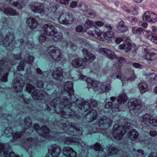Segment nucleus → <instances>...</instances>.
<instances>
[{"label": "nucleus", "mask_w": 157, "mask_h": 157, "mask_svg": "<svg viewBox=\"0 0 157 157\" xmlns=\"http://www.w3.org/2000/svg\"><path fill=\"white\" fill-rule=\"evenodd\" d=\"M127 19L132 25H135L137 22L138 20L137 18L132 16H129L128 17Z\"/></svg>", "instance_id": "nucleus-49"}, {"label": "nucleus", "mask_w": 157, "mask_h": 157, "mask_svg": "<svg viewBox=\"0 0 157 157\" xmlns=\"http://www.w3.org/2000/svg\"><path fill=\"white\" fill-rule=\"evenodd\" d=\"M63 88L65 90L64 91H62L61 93V97H63V98L61 99L58 97H56L52 101H51L50 103V105L52 106L53 108H56V111L57 113L58 111L59 112L62 110L63 112V110L62 109H59L60 110H58L57 109H58V107L61 105H64V104H66L67 103L70 102L71 99V98H67V97L64 95V93H66L70 95H71L74 94L73 90V83L71 82L68 81L65 82L63 84Z\"/></svg>", "instance_id": "nucleus-2"}, {"label": "nucleus", "mask_w": 157, "mask_h": 157, "mask_svg": "<svg viewBox=\"0 0 157 157\" xmlns=\"http://www.w3.org/2000/svg\"><path fill=\"white\" fill-rule=\"evenodd\" d=\"M72 65L75 67H81L82 68H84L86 67V64L82 58L74 59L72 61Z\"/></svg>", "instance_id": "nucleus-23"}, {"label": "nucleus", "mask_w": 157, "mask_h": 157, "mask_svg": "<svg viewBox=\"0 0 157 157\" xmlns=\"http://www.w3.org/2000/svg\"><path fill=\"white\" fill-rule=\"evenodd\" d=\"M11 151V148L8 146L5 148L4 152H2L1 157H20L18 155H16L13 152H10Z\"/></svg>", "instance_id": "nucleus-29"}, {"label": "nucleus", "mask_w": 157, "mask_h": 157, "mask_svg": "<svg viewBox=\"0 0 157 157\" xmlns=\"http://www.w3.org/2000/svg\"><path fill=\"white\" fill-rule=\"evenodd\" d=\"M83 30V27L81 26H78L76 28V31L77 32H81Z\"/></svg>", "instance_id": "nucleus-62"}, {"label": "nucleus", "mask_w": 157, "mask_h": 157, "mask_svg": "<svg viewBox=\"0 0 157 157\" xmlns=\"http://www.w3.org/2000/svg\"><path fill=\"white\" fill-rule=\"evenodd\" d=\"M114 34L112 30H109L105 33L103 35V37L105 39L110 40L114 37Z\"/></svg>", "instance_id": "nucleus-40"}, {"label": "nucleus", "mask_w": 157, "mask_h": 157, "mask_svg": "<svg viewBox=\"0 0 157 157\" xmlns=\"http://www.w3.org/2000/svg\"><path fill=\"white\" fill-rule=\"evenodd\" d=\"M26 45L27 47L29 48H31L33 47L34 44L32 42L28 41L27 43L26 42Z\"/></svg>", "instance_id": "nucleus-61"}, {"label": "nucleus", "mask_w": 157, "mask_h": 157, "mask_svg": "<svg viewBox=\"0 0 157 157\" xmlns=\"http://www.w3.org/2000/svg\"><path fill=\"white\" fill-rule=\"evenodd\" d=\"M100 53L107 56L111 59H115L116 56L112 51L105 48H101L99 50Z\"/></svg>", "instance_id": "nucleus-28"}, {"label": "nucleus", "mask_w": 157, "mask_h": 157, "mask_svg": "<svg viewBox=\"0 0 157 157\" xmlns=\"http://www.w3.org/2000/svg\"><path fill=\"white\" fill-rule=\"evenodd\" d=\"M45 36L46 34H45L42 33L40 36L39 38V40L40 43L42 44L45 40L46 39Z\"/></svg>", "instance_id": "nucleus-55"}, {"label": "nucleus", "mask_w": 157, "mask_h": 157, "mask_svg": "<svg viewBox=\"0 0 157 157\" xmlns=\"http://www.w3.org/2000/svg\"><path fill=\"white\" fill-rule=\"evenodd\" d=\"M94 26V22L88 19H86L84 25V27L87 29H89Z\"/></svg>", "instance_id": "nucleus-45"}, {"label": "nucleus", "mask_w": 157, "mask_h": 157, "mask_svg": "<svg viewBox=\"0 0 157 157\" xmlns=\"http://www.w3.org/2000/svg\"><path fill=\"white\" fill-rule=\"evenodd\" d=\"M97 116V112L95 110L92 109L89 113L86 114L85 117V119L88 122L92 121L96 118Z\"/></svg>", "instance_id": "nucleus-32"}, {"label": "nucleus", "mask_w": 157, "mask_h": 157, "mask_svg": "<svg viewBox=\"0 0 157 157\" xmlns=\"http://www.w3.org/2000/svg\"><path fill=\"white\" fill-rule=\"evenodd\" d=\"M60 15L58 21L61 24L64 25H70L72 23L75 19L73 14L72 13L68 12H63L59 11Z\"/></svg>", "instance_id": "nucleus-9"}, {"label": "nucleus", "mask_w": 157, "mask_h": 157, "mask_svg": "<svg viewBox=\"0 0 157 157\" xmlns=\"http://www.w3.org/2000/svg\"><path fill=\"white\" fill-rule=\"evenodd\" d=\"M132 33L134 34H140L143 32V29L142 28H140L136 29L135 27H132Z\"/></svg>", "instance_id": "nucleus-50"}, {"label": "nucleus", "mask_w": 157, "mask_h": 157, "mask_svg": "<svg viewBox=\"0 0 157 157\" xmlns=\"http://www.w3.org/2000/svg\"><path fill=\"white\" fill-rule=\"evenodd\" d=\"M61 149L56 144H53L51 148H49L48 152L52 157H57L61 152Z\"/></svg>", "instance_id": "nucleus-24"}, {"label": "nucleus", "mask_w": 157, "mask_h": 157, "mask_svg": "<svg viewBox=\"0 0 157 157\" xmlns=\"http://www.w3.org/2000/svg\"><path fill=\"white\" fill-rule=\"evenodd\" d=\"M119 48L120 49H124L125 52H129L130 54H132V52L134 53L137 49L135 45L127 43L120 45Z\"/></svg>", "instance_id": "nucleus-16"}, {"label": "nucleus", "mask_w": 157, "mask_h": 157, "mask_svg": "<svg viewBox=\"0 0 157 157\" xmlns=\"http://www.w3.org/2000/svg\"><path fill=\"white\" fill-rule=\"evenodd\" d=\"M143 35L146 38L153 40V36L154 35L152 34L151 31L144 30L143 32Z\"/></svg>", "instance_id": "nucleus-43"}, {"label": "nucleus", "mask_w": 157, "mask_h": 157, "mask_svg": "<svg viewBox=\"0 0 157 157\" xmlns=\"http://www.w3.org/2000/svg\"><path fill=\"white\" fill-rule=\"evenodd\" d=\"M34 59V58L33 57L29 56L28 59H25V60L26 63L31 64L33 63Z\"/></svg>", "instance_id": "nucleus-59"}, {"label": "nucleus", "mask_w": 157, "mask_h": 157, "mask_svg": "<svg viewBox=\"0 0 157 157\" xmlns=\"http://www.w3.org/2000/svg\"><path fill=\"white\" fill-rule=\"evenodd\" d=\"M66 46L69 47L70 48L74 51H75L77 49V47L75 44H73L71 42H69L66 44Z\"/></svg>", "instance_id": "nucleus-51"}, {"label": "nucleus", "mask_w": 157, "mask_h": 157, "mask_svg": "<svg viewBox=\"0 0 157 157\" xmlns=\"http://www.w3.org/2000/svg\"><path fill=\"white\" fill-rule=\"evenodd\" d=\"M136 77V75L133 73L132 75H131L130 77L129 78H124V80L127 81H129L131 82L135 80Z\"/></svg>", "instance_id": "nucleus-53"}, {"label": "nucleus", "mask_w": 157, "mask_h": 157, "mask_svg": "<svg viewBox=\"0 0 157 157\" xmlns=\"http://www.w3.org/2000/svg\"><path fill=\"white\" fill-rule=\"evenodd\" d=\"M34 129L39 134H40L41 132L45 134L43 136L45 137L48 139H53L54 140H59V133L54 132V133L50 132L49 129L45 126H43L40 129L39 126L37 124H35L34 126Z\"/></svg>", "instance_id": "nucleus-7"}, {"label": "nucleus", "mask_w": 157, "mask_h": 157, "mask_svg": "<svg viewBox=\"0 0 157 157\" xmlns=\"http://www.w3.org/2000/svg\"><path fill=\"white\" fill-rule=\"evenodd\" d=\"M78 2L77 1L72 2L70 4V6L72 8H75L77 5Z\"/></svg>", "instance_id": "nucleus-64"}, {"label": "nucleus", "mask_w": 157, "mask_h": 157, "mask_svg": "<svg viewBox=\"0 0 157 157\" xmlns=\"http://www.w3.org/2000/svg\"><path fill=\"white\" fill-rule=\"evenodd\" d=\"M94 26L95 25L98 26H101L104 25V23L101 21H95L94 22Z\"/></svg>", "instance_id": "nucleus-63"}, {"label": "nucleus", "mask_w": 157, "mask_h": 157, "mask_svg": "<svg viewBox=\"0 0 157 157\" xmlns=\"http://www.w3.org/2000/svg\"><path fill=\"white\" fill-rule=\"evenodd\" d=\"M127 105L130 111L139 110L141 112L144 110L141 101L139 99H135L132 102H128Z\"/></svg>", "instance_id": "nucleus-13"}, {"label": "nucleus", "mask_w": 157, "mask_h": 157, "mask_svg": "<svg viewBox=\"0 0 157 157\" xmlns=\"http://www.w3.org/2000/svg\"><path fill=\"white\" fill-rule=\"evenodd\" d=\"M29 6L32 10L35 13H39L42 16L45 14L44 6L41 3L33 2L29 4Z\"/></svg>", "instance_id": "nucleus-12"}, {"label": "nucleus", "mask_w": 157, "mask_h": 157, "mask_svg": "<svg viewBox=\"0 0 157 157\" xmlns=\"http://www.w3.org/2000/svg\"><path fill=\"white\" fill-rule=\"evenodd\" d=\"M15 59L14 62L10 61L8 63L4 62L3 60L0 61V80L2 82H5L7 81V76L8 73L6 72L9 70V68H7L8 66L9 67L10 65H14L16 63V60L20 59L21 55L20 54L18 55L14 56Z\"/></svg>", "instance_id": "nucleus-3"}, {"label": "nucleus", "mask_w": 157, "mask_h": 157, "mask_svg": "<svg viewBox=\"0 0 157 157\" xmlns=\"http://www.w3.org/2000/svg\"><path fill=\"white\" fill-rule=\"evenodd\" d=\"M94 149L95 151H99V152L102 155L101 157H107V155H104V152L103 151V148L99 143H96L94 145Z\"/></svg>", "instance_id": "nucleus-39"}, {"label": "nucleus", "mask_w": 157, "mask_h": 157, "mask_svg": "<svg viewBox=\"0 0 157 157\" xmlns=\"http://www.w3.org/2000/svg\"><path fill=\"white\" fill-rule=\"evenodd\" d=\"M117 26L118 30L121 33L126 32L128 30L127 26L125 25L124 22L122 20L118 22Z\"/></svg>", "instance_id": "nucleus-37"}, {"label": "nucleus", "mask_w": 157, "mask_h": 157, "mask_svg": "<svg viewBox=\"0 0 157 157\" xmlns=\"http://www.w3.org/2000/svg\"><path fill=\"white\" fill-rule=\"evenodd\" d=\"M133 126L132 124L125 122L124 123V127L115 124L113 127V134L114 138L117 140H119L122 139L124 133L127 132L128 130L131 129Z\"/></svg>", "instance_id": "nucleus-5"}, {"label": "nucleus", "mask_w": 157, "mask_h": 157, "mask_svg": "<svg viewBox=\"0 0 157 157\" xmlns=\"http://www.w3.org/2000/svg\"><path fill=\"white\" fill-rule=\"evenodd\" d=\"M63 152L64 155L68 157H75L77 155L76 153L72 148L68 146L64 147Z\"/></svg>", "instance_id": "nucleus-25"}, {"label": "nucleus", "mask_w": 157, "mask_h": 157, "mask_svg": "<svg viewBox=\"0 0 157 157\" xmlns=\"http://www.w3.org/2000/svg\"><path fill=\"white\" fill-rule=\"evenodd\" d=\"M47 52L54 61L57 62L60 61L61 63L65 62L61 50L58 48L54 46H50L48 48Z\"/></svg>", "instance_id": "nucleus-8"}, {"label": "nucleus", "mask_w": 157, "mask_h": 157, "mask_svg": "<svg viewBox=\"0 0 157 157\" xmlns=\"http://www.w3.org/2000/svg\"><path fill=\"white\" fill-rule=\"evenodd\" d=\"M63 70L61 67L56 68L52 72V76L55 79L61 81L63 78Z\"/></svg>", "instance_id": "nucleus-21"}, {"label": "nucleus", "mask_w": 157, "mask_h": 157, "mask_svg": "<svg viewBox=\"0 0 157 157\" xmlns=\"http://www.w3.org/2000/svg\"><path fill=\"white\" fill-rule=\"evenodd\" d=\"M20 125L24 128L23 131L21 132H17V133H13L12 128L10 127H8L5 130L4 133L7 137L12 136L15 138H17L21 137L25 131V130L30 128L32 124V121L29 117H26L24 120L21 121Z\"/></svg>", "instance_id": "nucleus-4"}, {"label": "nucleus", "mask_w": 157, "mask_h": 157, "mask_svg": "<svg viewBox=\"0 0 157 157\" xmlns=\"http://www.w3.org/2000/svg\"><path fill=\"white\" fill-rule=\"evenodd\" d=\"M82 52L84 57V59L86 58L91 53L89 52L88 50L86 48H83L82 50Z\"/></svg>", "instance_id": "nucleus-57"}, {"label": "nucleus", "mask_w": 157, "mask_h": 157, "mask_svg": "<svg viewBox=\"0 0 157 157\" xmlns=\"http://www.w3.org/2000/svg\"><path fill=\"white\" fill-rule=\"evenodd\" d=\"M63 141L67 144H79V140L76 138L72 137H67L63 139Z\"/></svg>", "instance_id": "nucleus-36"}, {"label": "nucleus", "mask_w": 157, "mask_h": 157, "mask_svg": "<svg viewBox=\"0 0 157 157\" xmlns=\"http://www.w3.org/2000/svg\"><path fill=\"white\" fill-rule=\"evenodd\" d=\"M63 38V35L62 33L57 31L49 37V39L52 41L54 42H59L61 41Z\"/></svg>", "instance_id": "nucleus-31"}, {"label": "nucleus", "mask_w": 157, "mask_h": 157, "mask_svg": "<svg viewBox=\"0 0 157 157\" xmlns=\"http://www.w3.org/2000/svg\"><path fill=\"white\" fill-rule=\"evenodd\" d=\"M96 56L95 55L91 53L85 59L84 61L86 64V66L90 63L92 62L95 59Z\"/></svg>", "instance_id": "nucleus-42"}, {"label": "nucleus", "mask_w": 157, "mask_h": 157, "mask_svg": "<svg viewBox=\"0 0 157 157\" xmlns=\"http://www.w3.org/2000/svg\"><path fill=\"white\" fill-rule=\"evenodd\" d=\"M81 76V79L85 81L88 84L91 85L93 87L97 88L96 90H98L100 87L102 85V83L96 80L92 79L90 78H88L85 75H82Z\"/></svg>", "instance_id": "nucleus-18"}, {"label": "nucleus", "mask_w": 157, "mask_h": 157, "mask_svg": "<svg viewBox=\"0 0 157 157\" xmlns=\"http://www.w3.org/2000/svg\"><path fill=\"white\" fill-rule=\"evenodd\" d=\"M120 152V151L114 147L111 146L108 149V153L109 155L117 154Z\"/></svg>", "instance_id": "nucleus-46"}, {"label": "nucleus", "mask_w": 157, "mask_h": 157, "mask_svg": "<svg viewBox=\"0 0 157 157\" xmlns=\"http://www.w3.org/2000/svg\"><path fill=\"white\" fill-rule=\"evenodd\" d=\"M114 67H117V68L115 69L114 71L110 74V76L111 78L112 79H116V78L119 79L122 81V73L121 72V67L117 64L114 65Z\"/></svg>", "instance_id": "nucleus-17"}, {"label": "nucleus", "mask_w": 157, "mask_h": 157, "mask_svg": "<svg viewBox=\"0 0 157 157\" xmlns=\"http://www.w3.org/2000/svg\"><path fill=\"white\" fill-rule=\"evenodd\" d=\"M97 105L96 101L94 100H91L86 101L83 100L78 99L76 101L75 103L71 102V104L64 105L63 112L61 110L59 112L58 111L57 113L65 118L64 121L66 122H62V121L61 122L60 121H58V124H59V128H62L65 131L66 133L71 135H81L82 133V128H75L74 127L72 126V124L69 125L68 122L66 121L67 118L75 115L74 112L69 107H71L73 105H76L82 111L86 112L89 109L96 107Z\"/></svg>", "instance_id": "nucleus-1"}, {"label": "nucleus", "mask_w": 157, "mask_h": 157, "mask_svg": "<svg viewBox=\"0 0 157 157\" xmlns=\"http://www.w3.org/2000/svg\"><path fill=\"white\" fill-rule=\"evenodd\" d=\"M2 37L3 36L0 34V44L5 47L12 46V44L15 43L13 41L14 37L13 33H10L9 36H6L5 39Z\"/></svg>", "instance_id": "nucleus-14"}, {"label": "nucleus", "mask_w": 157, "mask_h": 157, "mask_svg": "<svg viewBox=\"0 0 157 157\" xmlns=\"http://www.w3.org/2000/svg\"><path fill=\"white\" fill-rule=\"evenodd\" d=\"M48 96V94L42 90H34L32 94L33 98L35 100H43L44 99V98Z\"/></svg>", "instance_id": "nucleus-19"}, {"label": "nucleus", "mask_w": 157, "mask_h": 157, "mask_svg": "<svg viewBox=\"0 0 157 157\" xmlns=\"http://www.w3.org/2000/svg\"><path fill=\"white\" fill-rule=\"evenodd\" d=\"M95 32L94 33V31L90 30L87 32L89 35L94 36L96 39L100 40L103 41L104 40V37H102V32L100 29L96 28L95 30Z\"/></svg>", "instance_id": "nucleus-26"}, {"label": "nucleus", "mask_w": 157, "mask_h": 157, "mask_svg": "<svg viewBox=\"0 0 157 157\" xmlns=\"http://www.w3.org/2000/svg\"><path fill=\"white\" fill-rule=\"evenodd\" d=\"M71 0H59V3L64 5H67L69 4V2Z\"/></svg>", "instance_id": "nucleus-60"}, {"label": "nucleus", "mask_w": 157, "mask_h": 157, "mask_svg": "<svg viewBox=\"0 0 157 157\" xmlns=\"http://www.w3.org/2000/svg\"><path fill=\"white\" fill-rule=\"evenodd\" d=\"M105 108L107 109L111 108L113 112H118L120 111V105L117 103L113 104L112 102H107L105 105Z\"/></svg>", "instance_id": "nucleus-30"}, {"label": "nucleus", "mask_w": 157, "mask_h": 157, "mask_svg": "<svg viewBox=\"0 0 157 157\" xmlns=\"http://www.w3.org/2000/svg\"><path fill=\"white\" fill-rule=\"evenodd\" d=\"M133 150L134 153L137 155L141 156L144 154V151L142 150L139 149L136 151L135 149H134Z\"/></svg>", "instance_id": "nucleus-54"}, {"label": "nucleus", "mask_w": 157, "mask_h": 157, "mask_svg": "<svg viewBox=\"0 0 157 157\" xmlns=\"http://www.w3.org/2000/svg\"><path fill=\"white\" fill-rule=\"evenodd\" d=\"M34 87L33 86L29 83L27 84L26 89V90L29 93H31L32 90L34 89Z\"/></svg>", "instance_id": "nucleus-56"}, {"label": "nucleus", "mask_w": 157, "mask_h": 157, "mask_svg": "<svg viewBox=\"0 0 157 157\" xmlns=\"http://www.w3.org/2000/svg\"><path fill=\"white\" fill-rule=\"evenodd\" d=\"M113 122L112 120L105 116H103L98 121V126L99 128L96 129V131H89L88 134L99 132H101L104 135H106V129L108 128L110 126L112 125Z\"/></svg>", "instance_id": "nucleus-6"}, {"label": "nucleus", "mask_w": 157, "mask_h": 157, "mask_svg": "<svg viewBox=\"0 0 157 157\" xmlns=\"http://www.w3.org/2000/svg\"><path fill=\"white\" fill-rule=\"evenodd\" d=\"M10 4L13 6L14 7H17L19 10L22 9L25 6V5L21 3H18L17 2L13 1Z\"/></svg>", "instance_id": "nucleus-48"}, {"label": "nucleus", "mask_w": 157, "mask_h": 157, "mask_svg": "<svg viewBox=\"0 0 157 157\" xmlns=\"http://www.w3.org/2000/svg\"><path fill=\"white\" fill-rule=\"evenodd\" d=\"M150 46L147 44H143L142 46V52L145 53H147L144 56V58L145 59L152 61L154 60L155 56L157 54V50L152 48L149 49Z\"/></svg>", "instance_id": "nucleus-10"}, {"label": "nucleus", "mask_w": 157, "mask_h": 157, "mask_svg": "<svg viewBox=\"0 0 157 157\" xmlns=\"http://www.w3.org/2000/svg\"><path fill=\"white\" fill-rule=\"evenodd\" d=\"M25 65L24 62L21 61L20 62L19 65L18 66L17 69L19 71H21L23 70L24 67V66Z\"/></svg>", "instance_id": "nucleus-58"}, {"label": "nucleus", "mask_w": 157, "mask_h": 157, "mask_svg": "<svg viewBox=\"0 0 157 157\" xmlns=\"http://www.w3.org/2000/svg\"><path fill=\"white\" fill-rule=\"evenodd\" d=\"M59 6V5L54 4L52 6H51L50 8H49V10L50 11L52 12L53 13H55L56 11Z\"/></svg>", "instance_id": "nucleus-52"}, {"label": "nucleus", "mask_w": 157, "mask_h": 157, "mask_svg": "<svg viewBox=\"0 0 157 157\" xmlns=\"http://www.w3.org/2000/svg\"><path fill=\"white\" fill-rule=\"evenodd\" d=\"M26 23L28 27L31 29H34L37 28L38 22L34 18L32 17H30L26 20Z\"/></svg>", "instance_id": "nucleus-27"}, {"label": "nucleus", "mask_w": 157, "mask_h": 157, "mask_svg": "<svg viewBox=\"0 0 157 157\" xmlns=\"http://www.w3.org/2000/svg\"><path fill=\"white\" fill-rule=\"evenodd\" d=\"M2 11L4 13L7 15L17 16L19 15L18 12H17L16 10L11 8H6Z\"/></svg>", "instance_id": "nucleus-34"}, {"label": "nucleus", "mask_w": 157, "mask_h": 157, "mask_svg": "<svg viewBox=\"0 0 157 157\" xmlns=\"http://www.w3.org/2000/svg\"><path fill=\"white\" fill-rule=\"evenodd\" d=\"M111 86L110 84L102 83V85L100 87L98 90L99 93H107L111 90Z\"/></svg>", "instance_id": "nucleus-33"}, {"label": "nucleus", "mask_w": 157, "mask_h": 157, "mask_svg": "<svg viewBox=\"0 0 157 157\" xmlns=\"http://www.w3.org/2000/svg\"><path fill=\"white\" fill-rule=\"evenodd\" d=\"M138 88L142 93H145L148 89L147 85L144 82H141L139 83L138 85Z\"/></svg>", "instance_id": "nucleus-41"}, {"label": "nucleus", "mask_w": 157, "mask_h": 157, "mask_svg": "<svg viewBox=\"0 0 157 157\" xmlns=\"http://www.w3.org/2000/svg\"><path fill=\"white\" fill-rule=\"evenodd\" d=\"M142 19L144 21L154 23L157 21V15L153 12L147 11L143 15Z\"/></svg>", "instance_id": "nucleus-15"}, {"label": "nucleus", "mask_w": 157, "mask_h": 157, "mask_svg": "<svg viewBox=\"0 0 157 157\" xmlns=\"http://www.w3.org/2000/svg\"><path fill=\"white\" fill-rule=\"evenodd\" d=\"M129 139L132 140L139 141L138 140L139 133L135 129H132L129 131L128 133Z\"/></svg>", "instance_id": "nucleus-35"}, {"label": "nucleus", "mask_w": 157, "mask_h": 157, "mask_svg": "<svg viewBox=\"0 0 157 157\" xmlns=\"http://www.w3.org/2000/svg\"><path fill=\"white\" fill-rule=\"evenodd\" d=\"M149 81L153 84H157V75L154 73H152L149 76Z\"/></svg>", "instance_id": "nucleus-44"}, {"label": "nucleus", "mask_w": 157, "mask_h": 157, "mask_svg": "<svg viewBox=\"0 0 157 157\" xmlns=\"http://www.w3.org/2000/svg\"><path fill=\"white\" fill-rule=\"evenodd\" d=\"M43 30L49 37L56 32L57 30L53 25L51 24H45L43 27Z\"/></svg>", "instance_id": "nucleus-22"}, {"label": "nucleus", "mask_w": 157, "mask_h": 157, "mask_svg": "<svg viewBox=\"0 0 157 157\" xmlns=\"http://www.w3.org/2000/svg\"><path fill=\"white\" fill-rule=\"evenodd\" d=\"M128 100L127 97L124 94H121L117 97V100L120 104H123Z\"/></svg>", "instance_id": "nucleus-38"}, {"label": "nucleus", "mask_w": 157, "mask_h": 157, "mask_svg": "<svg viewBox=\"0 0 157 157\" xmlns=\"http://www.w3.org/2000/svg\"><path fill=\"white\" fill-rule=\"evenodd\" d=\"M37 140H36V141H35V140H33L32 138H29L28 139L24 144H27V146L28 145V147L29 146V145H30V146L31 147V145L32 146L33 144L36 145V142H37Z\"/></svg>", "instance_id": "nucleus-47"}, {"label": "nucleus", "mask_w": 157, "mask_h": 157, "mask_svg": "<svg viewBox=\"0 0 157 157\" xmlns=\"http://www.w3.org/2000/svg\"><path fill=\"white\" fill-rule=\"evenodd\" d=\"M25 85L24 82L20 78H15L13 84V87L15 90L20 92L23 89V86Z\"/></svg>", "instance_id": "nucleus-20"}, {"label": "nucleus", "mask_w": 157, "mask_h": 157, "mask_svg": "<svg viewBox=\"0 0 157 157\" xmlns=\"http://www.w3.org/2000/svg\"><path fill=\"white\" fill-rule=\"evenodd\" d=\"M140 120L146 124L147 127L149 126L148 123L153 127H157V116L153 118L151 115L147 113L140 117Z\"/></svg>", "instance_id": "nucleus-11"}]
</instances>
